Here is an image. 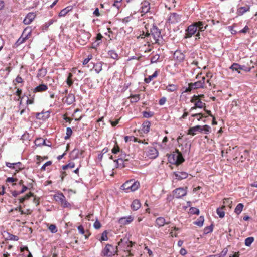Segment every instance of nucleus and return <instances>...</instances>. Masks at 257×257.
Returning a JSON list of instances; mask_svg holds the SVG:
<instances>
[{
  "instance_id": "nucleus-1",
  "label": "nucleus",
  "mask_w": 257,
  "mask_h": 257,
  "mask_svg": "<svg viewBox=\"0 0 257 257\" xmlns=\"http://www.w3.org/2000/svg\"><path fill=\"white\" fill-rule=\"evenodd\" d=\"M167 156L168 161L172 164L179 165L184 161L182 153L177 149L171 154H167Z\"/></svg>"
},
{
  "instance_id": "nucleus-2",
  "label": "nucleus",
  "mask_w": 257,
  "mask_h": 257,
  "mask_svg": "<svg viewBox=\"0 0 257 257\" xmlns=\"http://www.w3.org/2000/svg\"><path fill=\"white\" fill-rule=\"evenodd\" d=\"M139 186L140 183L138 181H135L134 180H130L122 184L121 186V189L128 193L136 191L139 188Z\"/></svg>"
},
{
  "instance_id": "nucleus-3",
  "label": "nucleus",
  "mask_w": 257,
  "mask_h": 257,
  "mask_svg": "<svg viewBox=\"0 0 257 257\" xmlns=\"http://www.w3.org/2000/svg\"><path fill=\"white\" fill-rule=\"evenodd\" d=\"M150 35H152L154 40V43L160 45L162 42V37L160 30L153 23L152 27L150 28Z\"/></svg>"
},
{
  "instance_id": "nucleus-4",
  "label": "nucleus",
  "mask_w": 257,
  "mask_h": 257,
  "mask_svg": "<svg viewBox=\"0 0 257 257\" xmlns=\"http://www.w3.org/2000/svg\"><path fill=\"white\" fill-rule=\"evenodd\" d=\"M91 36V34L85 31L84 30H80L78 32V42L82 45L86 44L89 41Z\"/></svg>"
},
{
  "instance_id": "nucleus-5",
  "label": "nucleus",
  "mask_w": 257,
  "mask_h": 257,
  "mask_svg": "<svg viewBox=\"0 0 257 257\" xmlns=\"http://www.w3.org/2000/svg\"><path fill=\"white\" fill-rule=\"evenodd\" d=\"M117 252V246H114L111 244H107L101 252L103 256L111 257Z\"/></svg>"
},
{
  "instance_id": "nucleus-6",
  "label": "nucleus",
  "mask_w": 257,
  "mask_h": 257,
  "mask_svg": "<svg viewBox=\"0 0 257 257\" xmlns=\"http://www.w3.org/2000/svg\"><path fill=\"white\" fill-rule=\"evenodd\" d=\"M16 181V178L13 177H8L6 180V182L8 187V189L10 192V196L16 197V190H12V187L16 184L15 182Z\"/></svg>"
},
{
  "instance_id": "nucleus-7",
  "label": "nucleus",
  "mask_w": 257,
  "mask_h": 257,
  "mask_svg": "<svg viewBox=\"0 0 257 257\" xmlns=\"http://www.w3.org/2000/svg\"><path fill=\"white\" fill-rule=\"evenodd\" d=\"M54 199L57 202L60 203L64 208H68L71 206L70 204L66 201L65 196L62 193L54 195Z\"/></svg>"
},
{
  "instance_id": "nucleus-8",
  "label": "nucleus",
  "mask_w": 257,
  "mask_h": 257,
  "mask_svg": "<svg viewBox=\"0 0 257 257\" xmlns=\"http://www.w3.org/2000/svg\"><path fill=\"white\" fill-rule=\"evenodd\" d=\"M184 38H191L194 35L197 31V25L195 22L190 25L186 30Z\"/></svg>"
},
{
  "instance_id": "nucleus-9",
  "label": "nucleus",
  "mask_w": 257,
  "mask_h": 257,
  "mask_svg": "<svg viewBox=\"0 0 257 257\" xmlns=\"http://www.w3.org/2000/svg\"><path fill=\"white\" fill-rule=\"evenodd\" d=\"M229 68L232 71H237L238 73H240V70H242L245 72H247L251 70L252 67H247L244 65H241L238 63H234L231 65Z\"/></svg>"
},
{
  "instance_id": "nucleus-10",
  "label": "nucleus",
  "mask_w": 257,
  "mask_h": 257,
  "mask_svg": "<svg viewBox=\"0 0 257 257\" xmlns=\"http://www.w3.org/2000/svg\"><path fill=\"white\" fill-rule=\"evenodd\" d=\"M146 155L150 159H155L158 156V151L154 147L150 146L147 148Z\"/></svg>"
},
{
  "instance_id": "nucleus-11",
  "label": "nucleus",
  "mask_w": 257,
  "mask_h": 257,
  "mask_svg": "<svg viewBox=\"0 0 257 257\" xmlns=\"http://www.w3.org/2000/svg\"><path fill=\"white\" fill-rule=\"evenodd\" d=\"M173 194L174 197L179 199L187 194V190L184 188L180 187L175 189L173 191Z\"/></svg>"
},
{
  "instance_id": "nucleus-12",
  "label": "nucleus",
  "mask_w": 257,
  "mask_h": 257,
  "mask_svg": "<svg viewBox=\"0 0 257 257\" xmlns=\"http://www.w3.org/2000/svg\"><path fill=\"white\" fill-rule=\"evenodd\" d=\"M202 83L201 82H199L198 81L194 83H190L188 84V87L186 88L185 92H190L193 89H196L200 88H203L204 87L202 86Z\"/></svg>"
},
{
  "instance_id": "nucleus-13",
  "label": "nucleus",
  "mask_w": 257,
  "mask_h": 257,
  "mask_svg": "<svg viewBox=\"0 0 257 257\" xmlns=\"http://www.w3.org/2000/svg\"><path fill=\"white\" fill-rule=\"evenodd\" d=\"M181 16L176 13H171L168 19V22L172 24L178 23L181 21Z\"/></svg>"
},
{
  "instance_id": "nucleus-14",
  "label": "nucleus",
  "mask_w": 257,
  "mask_h": 257,
  "mask_svg": "<svg viewBox=\"0 0 257 257\" xmlns=\"http://www.w3.org/2000/svg\"><path fill=\"white\" fill-rule=\"evenodd\" d=\"M30 35V32H27V29H25L21 37L17 40V45L20 44L24 42L28 38V36Z\"/></svg>"
},
{
  "instance_id": "nucleus-15",
  "label": "nucleus",
  "mask_w": 257,
  "mask_h": 257,
  "mask_svg": "<svg viewBox=\"0 0 257 257\" xmlns=\"http://www.w3.org/2000/svg\"><path fill=\"white\" fill-rule=\"evenodd\" d=\"M28 189V188L23 184V181L21 180L17 184V195L22 194Z\"/></svg>"
},
{
  "instance_id": "nucleus-16",
  "label": "nucleus",
  "mask_w": 257,
  "mask_h": 257,
  "mask_svg": "<svg viewBox=\"0 0 257 257\" xmlns=\"http://www.w3.org/2000/svg\"><path fill=\"white\" fill-rule=\"evenodd\" d=\"M35 17L36 14L34 13H29L23 20V22L25 24H29L33 21Z\"/></svg>"
},
{
  "instance_id": "nucleus-17",
  "label": "nucleus",
  "mask_w": 257,
  "mask_h": 257,
  "mask_svg": "<svg viewBox=\"0 0 257 257\" xmlns=\"http://www.w3.org/2000/svg\"><path fill=\"white\" fill-rule=\"evenodd\" d=\"M197 25V31L200 32H203L208 27V25L205 24V22L197 21L195 22Z\"/></svg>"
},
{
  "instance_id": "nucleus-18",
  "label": "nucleus",
  "mask_w": 257,
  "mask_h": 257,
  "mask_svg": "<svg viewBox=\"0 0 257 257\" xmlns=\"http://www.w3.org/2000/svg\"><path fill=\"white\" fill-rule=\"evenodd\" d=\"M197 132H202V126L196 125L195 126L189 128L188 130V134L194 136L196 134Z\"/></svg>"
},
{
  "instance_id": "nucleus-19",
  "label": "nucleus",
  "mask_w": 257,
  "mask_h": 257,
  "mask_svg": "<svg viewBox=\"0 0 257 257\" xmlns=\"http://www.w3.org/2000/svg\"><path fill=\"white\" fill-rule=\"evenodd\" d=\"M174 58L179 62H182L185 58L184 54L180 50H176L174 53Z\"/></svg>"
},
{
  "instance_id": "nucleus-20",
  "label": "nucleus",
  "mask_w": 257,
  "mask_h": 257,
  "mask_svg": "<svg viewBox=\"0 0 257 257\" xmlns=\"http://www.w3.org/2000/svg\"><path fill=\"white\" fill-rule=\"evenodd\" d=\"M174 175L176 177V178L178 180H182L186 178L188 174L186 172L183 171H177L174 172Z\"/></svg>"
},
{
  "instance_id": "nucleus-21",
  "label": "nucleus",
  "mask_w": 257,
  "mask_h": 257,
  "mask_svg": "<svg viewBox=\"0 0 257 257\" xmlns=\"http://www.w3.org/2000/svg\"><path fill=\"white\" fill-rule=\"evenodd\" d=\"M133 220V218L131 216L127 217H122L119 219L118 222L120 224L125 225L129 224Z\"/></svg>"
},
{
  "instance_id": "nucleus-22",
  "label": "nucleus",
  "mask_w": 257,
  "mask_h": 257,
  "mask_svg": "<svg viewBox=\"0 0 257 257\" xmlns=\"http://www.w3.org/2000/svg\"><path fill=\"white\" fill-rule=\"evenodd\" d=\"M250 10V6L246 5L244 7H239L237 10V14L238 16L243 15L245 12L249 11Z\"/></svg>"
},
{
  "instance_id": "nucleus-23",
  "label": "nucleus",
  "mask_w": 257,
  "mask_h": 257,
  "mask_svg": "<svg viewBox=\"0 0 257 257\" xmlns=\"http://www.w3.org/2000/svg\"><path fill=\"white\" fill-rule=\"evenodd\" d=\"M47 89H48V86L47 85L44 84H41L37 86V87H36L34 88L33 92L35 93L42 92L46 91Z\"/></svg>"
},
{
  "instance_id": "nucleus-24",
  "label": "nucleus",
  "mask_w": 257,
  "mask_h": 257,
  "mask_svg": "<svg viewBox=\"0 0 257 257\" xmlns=\"http://www.w3.org/2000/svg\"><path fill=\"white\" fill-rule=\"evenodd\" d=\"M205 105L206 104L203 103L200 100H198L197 101L195 102L194 106L190 108L189 111L191 112L193 110L196 109L197 108H203L205 107Z\"/></svg>"
},
{
  "instance_id": "nucleus-25",
  "label": "nucleus",
  "mask_w": 257,
  "mask_h": 257,
  "mask_svg": "<svg viewBox=\"0 0 257 257\" xmlns=\"http://www.w3.org/2000/svg\"><path fill=\"white\" fill-rule=\"evenodd\" d=\"M156 224L159 227H162L165 224H168L170 223V222H166L165 221V219L164 217H158L156 219Z\"/></svg>"
},
{
  "instance_id": "nucleus-26",
  "label": "nucleus",
  "mask_w": 257,
  "mask_h": 257,
  "mask_svg": "<svg viewBox=\"0 0 257 257\" xmlns=\"http://www.w3.org/2000/svg\"><path fill=\"white\" fill-rule=\"evenodd\" d=\"M140 207L141 203L139 200L137 199L134 200L131 204V208L134 211L137 210L140 208Z\"/></svg>"
},
{
  "instance_id": "nucleus-27",
  "label": "nucleus",
  "mask_w": 257,
  "mask_h": 257,
  "mask_svg": "<svg viewBox=\"0 0 257 257\" xmlns=\"http://www.w3.org/2000/svg\"><path fill=\"white\" fill-rule=\"evenodd\" d=\"M150 127V122L149 121H146L144 122L142 124V130L145 133H147L149 132Z\"/></svg>"
},
{
  "instance_id": "nucleus-28",
  "label": "nucleus",
  "mask_w": 257,
  "mask_h": 257,
  "mask_svg": "<svg viewBox=\"0 0 257 257\" xmlns=\"http://www.w3.org/2000/svg\"><path fill=\"white\" fill-rule=\"evenodd\" d=\"M72 9V6H68L66 8L62 9L59 14V17H64L70 11H71Z\"/></svg>"
},
{
  "instance_id": "nucleus-29",
  "label": "nucleus",
  "mask_w": 257,
  "mask_h": 257,
  "mask_svg": "<svg viewBox=\"0 0 257 257\" xmlns=\"http://www.w3.org/2000/svg\"><path fill=\"white\" fill-rule=\"evenodd\" d=\"M27 252H28V248L27 246L21 247L20 253L17 255V257H25Z\"/></svg>"
},
{
  "instance_id": "nucleus-30",
  "label": "nucleus",
  "mask_w": 257,
  "mask_h": 257,
  "mask_svg": "<svg viewBox=\"0 0 257 257\" xmlns=\"http://www.w3.org/2000/svg\"><path fill=\"white\" fill-rule=\"evenodd\" d=\"M75 100L74 95L72 94H69L66 97L65 101L68 104H71L75 101Z\"/></svg>"
},
{
  "instance_id": "nucleus-31",
  "label": "nucleus",
  "mask_w": 257,
  "mask_h": 257,
  "mask_svg": "<svg viewBox=\"0 0 257 257\" xmlns=\"http://www.w3.org/2000/svg\"><path fill=\"white\" fill-rule=\"evenodd\" d=\"M48 144L46 143V140L42 138H38L35 140V144L36 145H40V144H42L44 145H46L47 146H50L51 144L50 142L48 141Z\"/></svg>"
},
{
  "instance_id": "nucleus-32",
  "label": "nucleus",
  "mask_w": 257,
  "mask_h": 257,
  "mask_svg": "<svg viewBox=\"0 0 257 257\" xmlns=\"http://www.w3.org/2000/svg\"><path fill=\"white\" fill-rule=\"evenodd\" d=\"M243 207H244V205L243 204L239 203L236 207L235 210H234V212L237 215L240 214L243 210Z\"/></svg>"
},
{
  "instance_id": "nucleus-33",
  "label": "nucleus",
  "mask_w": 257,
  "mask_h": 257,
  "mask_svg": "<svg viewBox=\"0 0 257 257\" xmlns=\"http://www.w3.org/2000/svg\"><path fill=\"white\" fill-rule=\"evenodd\" d=\"M225 208V206H223L221 208H218L216 210V213L219 215V217L222 218L224 217L225 212L223 211V209Z\"/></svg>"
},
{
  "instance_id": "nucleus-34",
  "label": "nucleus",
  "mask_w": 257,
  "mask_h": 257,
  "mask_svg": "<svg viewBox=\"0 0 257 257\" xmlns=\"http://www.w3.org/2000/svg\"><path fill=\"white\" fill-rule=\"evenodd\" d=\"M204 221V218L203 216H201L198 219V220L194 222L195 225H196L199 227H201L203 225Z\"/></svg>"
},
{
  "instance_id": "nucleus-35",
  "label": "nucleus",
  "mask_w": 257,
  "mask_h": 257,
  "mask_svg": "<svg viewBox=\"0 0 257 257\" xmlns=\"http://www.w3.org/2000/svg\"><path fill=\"white\" fill-rule=\"evenodd\" d=\"M47 74V70L45 68L40 69L37 73L38 77H44Z\"/></svg>"
},
{
  "instance_id": "nucleus-36",
  "label": "nucleus",
  "mask_w": 257,
  "mask_h": 257,
  "mask_svg": "<svg viewBox=\"0 0 257 257\" xmlns=\"http://www.w3.org/2000/svg\"><path fill=\"white\" fill-rule=\"evenodd\" d=\"M31 196H34V194L31 192H29L28 194H26L25 196L20 198L19 199L20 203H23L25 200L28 199Z\"/></svg>"
},
{
  "instance_id": "nucleus-37",
  "label": "nucleus",
  "mask_w": 257,
  "mask_h": 257,
  "mask_svg": "<svg viewBox=\"0 0 257 257\" xmlns=\"http://www.w3.org/2000/svg\"><path fill=\"white\" fill-rule=\"evenodd\" d=\"M165 89L168 92H174L177 89V86L174 84H169L166 87Z\"/></svg>"
},
{
  "instance_id": "nucleus-38",
  "label": "nucleus",
  "mask_w": 257,
  "mask_h": 257,
  "mask_svg": "<svg viewBox=\"0 0 257 257\" xmlns=\"http://www.w3.org/2000/svg\"><path fill=\"white\" fill-rule=\"evenodd\" d=\"M109 56L113 59H118V55L114 50H110L108 52Z\"/></svg>"
},
{
  "instance_id": "nucleus-39",
  "label": "nucleus",
  "mask_w": 257,
  "mask_h": 257,
  "mask_svg": "<svg viewBox=\"0 0 257 257\" xmlns=\"http://www.w3.org/2000/svg\"><path fill=\"white\" fill-rule=\"evenodd\" d=\"M150 36V33L149 32L142 31V33L140 34L139 36H138L137 38L138 39L141 38H147Z\"/></svg>"
},
{
  "instance_id": "nucleus-40",
  "label": "nucleus",
  "mask_w": 257,
  "mask_h": 257,
  "mask_svg": "<svg viewBox=\"0 0 257 257\" xmlns=\"http://www.w3.org/2000/svg\"><path fill=\"white\" fill-rule=\"evenodd\" d=\"M158 75V72L157 71H155L153 75L149 76L148 78L145 79V82L147 83H149L154 78H155Z\"/></svg>"
},
{
  "instance_id": "nucleus-41",
  "label": "nucleus",
  "mask_w": 257,
  "mask_h": 257,
  "mask_svg": "<svg viewBox=\"0 0 257 257\" xmlns=\"http://www.w3.org/2000/svg\"><path fill=\"white\" fill-rule=\"evenodd\" d=\"M114 162L116 163L117 167L123 168L127 167V165H125L123 161H120L118 159L114 160Z\"/></svg>"
},
{
  "instance_id": "nucleus-42",
  "label": "nucleus",
  "mask_w": 257,
  "mask_h": 257,
  "mask_svg": "<svg viewBox=\"0 0 257 257\" xmlns=\"http://www.w3.org/2000/svg\"><path fill=\"white\" fill-rule=\"evenodd\" d=\"M54 22V20L53 19H51L49 20L47 22L45 23V24L43 26V30L47 31L48 29V27L52 25Z\"/></svg>"
},
{
  "instance_id": "nucleus-43",
  "label": "nucleus",
  "mask_w": 257,
  "mask_h": 257,
  "mask_svg": "<svg viewBox=\"0 0 257 257\" xmlns=\"http://www.w3.org/2000/svg\"><path fill=\"white\" fill-rule=\"evenodd\" d=\"M213 225L212 224L209 226L206 227L204 229V234H207L209 233H211L213 231Z\"/></svg>"
},
{
  "instance_id": "nucleus-44",
  "label": "nucleus",
  "mask_w": 257,
  "mask_h": 257,
  "mask_svg": "<svg viewBox=\"0 0 257 257\" xmlns=\"http://www.w3.org/2000/svg\"><path fill=\"white\" fill-rule=\"evenodd\" d=\"M254 241V238L253 237H249L245 240V245L247 246H249Z\"/></svg>"
},
{
  "instance_id": "nucleus-45",
  "label": "nucleus",
  "mask_w": 257,
  "mask_h": 257,
  "mask_svg": "<svg viewBox=\"0 0 257 257\" xmlns=\"http://www.w3.org/2000/svg\"><path fill=\"white\" fill-rule=\"evenodd\" d=\"M107 234L108 232L106 230L103 231V233H102L101 238L99 239V240L101 242H102V241H107L108 239V238L107 237Z\"/></svg>"
},
{
  "instance_id": "nucleus-46",
  "label": "nucleus",
  "mask_w": 257,
  "mask_h": 257,
  "mask_svg": "<svg viewBox=\"0 0 257 257\" xmlns=\"http://www.w3.org/2000/svg\"><path fill=\"white\" fill-rule=\"evenodd\" d=\"M160 58V55L157 54L153 56L151 58V63H154L158 62Z\"/></svg>"
},
{
  "instance_id": "nucleus-47",
  "label": "nucleus",
  "mask_w": 257,
  "mask_h": 257,
  "mask_svg": "<svg viewBox=\"0 0 257 257\" xmlns=\"http://www.w3.org/2000/svg\"><path fill=\"white\" fill-rule=\"evenodd\" d=\"M72 134V130L70 127H67L66 129V135L65 137V139L67 140L70 138Z\"/></svg>"
},
{
  "instance_id": "nucleus-48",
  "label": "nucleus",
  "mask_w": 257,
  "mask_h": 257,
  "mask_svg": "<svg viewBox=\"0 0 257 257\" xmlns=\"http://www.w3.org/2000/svg\"><path fill=\"white\" fill-rule=\"evenodd\" d=\"M189 211L190 213L193 214L199 215L200 212L199 210L195 207H191L189 209Z\"/></svg>"
},
{
  "instance_id": "nucleus-49",
  "label": "nucleus",
  "mask_w": 257,
  "mask_h": 257,
  "mask_svg": "<svg viewBox=\"0 0 257 257\" xmlns=\"http://www.w3.org/2000/svg\"><path fill=\"white\" fill-rule=\"evenodd\" d=\"M149 9H150L149 4L147 3V5L143 6L142 7L141 12L144 13H147L149 11Z\"/></svg>"
},
{
  "instance_id": "nucleus-50",
  "label": "nucleus",
  "mask_w": 257,
  "mask_h": 257,
  "mask_svg": "<svg viewBox=\"0 0 257 257\" xmlns=\"http://www.w3.org/2000/svg\"><path fill=\"white\" fill-rule=\"evenodd\" d=\"M130 156L128 155H126L125 153H123L122 151H121V153L119 155L118 160L120 161H123V159L127 157H129Z\"/></svg>"
},
{
  "instance_id": "nucleus-51",
  "label": "nucleus",
  "mask_w": 257,
  "mask_h": 257,
  "mask_svg": "<svg viewBox=\"0 0 257 257\" xmlns=\"http://www.w3.org/2000/svg\"><path fill=\"white\" fill-rule=\"evenodd\" d=\"M154 113L151 111H144L143 112V116L145 118H150L153 116Z\"/></svg>"
},
{
  "instance_id": "nucleus-52",
  "label": "nucleus",
  "mask_w": 257,
  "mask_h": 257,
  "mask_svg": "<svg viewBox=\"0 0 257 257\" xmlns=\"http://www.w3.org/2000/svg\"><path fill=\"white\" fill-rule=\"evenodd\" d=\"M72 77V74L71 73H69V75H68V78L67 79V84L69 86H71L73 83V82L71 79Z\"/></svg>"
},
{
  "instance_id": "nucleus-53",
  "label": "nucleus",
  "mask_w": 257,
  "mask_h": 257,
  "mask_svg": "<svg viewBox=\"0 0 257 257\" xmlns=\"http://www.w3.org/2000/svg\"><path fill=\"white\" fill-rule=\"evenodd\" d=\"M49 229L52 233H56L57 231V227L54 224H51L49 227Z\"/></svg>"
},
{
  "instance_id": "nucleus-54",
  "label": "nucleus",
  "mask_w": 257,
  "mask_h": 257,
  "mask_svg": "<svg viewBox=\"0 0 257 257\" xmlns=\"http://www.w3.org/2000/svg\"><path fill=\"white\" fill-rule=\"evenodd\" d=\"M120 151L119 146L117 144L114 146L113 148L112 149V153L113 154H117Z\"/></svg>"
},
{
  "instance_id": "nucleus-55",
  "label": "nucleus",
  "mask_w": 257,
  "mask_h": 257,
  "mask_svg": "<svg viewBox=\"0 0 257 257\" xmlns=\"http://www.w3.org/2000/svg\"><path fill=\"white\" fill-rule=\"evenodd\" d=\"M202 132L203 131L205 132V134H208V133L210 132V127L208 125H205L202 126Z\"/></svg>"
},
{
  "instance_id": "nucleus-56",
  "label": "nucleus",
  "mask_w": 257,
  "mask_h": 257,
  "mask_svg": "<svg viewBox=\"0 0 257 257\" xmlns=\"http://www.w3.org/2000/svg\"><path fill=\"white\" fill-rule=\"evenodd\" d=\"M125 243L127 244V247H126V249L127 251H128L130 252V251L128 250V249L132 247L134 243L131 241H129L128 239H126Z\"/></svg>"
},
{
  "instance_id": "nucleus-57",
  "label": "nucleus",
  "mask_w": 257,
  "mask_h": 257,
  "mask_svg": "<svg viewBox=\"0 0 257 257\" xmlns=\"http://www.w3.org/2000/svg\"><path fill=\"white\" fill-rule=\"evenodd\" d=\"M93 227L96 229H98L101 227V224L98 220H96L94 223Z\"/></svg>"
},
{
  "instance_id": "nucleus-58",
  "label": "nucleus",
  "mask_w": 257,
  "mask_h": 257,
  "mask_svg": "<svg viewBox=\"0 0 257 257\" xmlns=\"http://www.w3.org/2000/svg\"><path fill=\"white\" fill-rule=\"evenodd\" d=\"M228 249L226 248H225L223 249L221 252L219 254H217L219 257H224L225 256L227 253Z\"/></svg>"
},
{
  "instance_id": "nucleus-59",
  "label": "nucleus",
  "mask_w": 257,
  "mask_h": 257,
  "mask_svg": "<svg viewBox=\"0 0 257 257\" xmlns=\"http://www.w3.org/2000/svg\"><path fill=\"white\" fill-rule=\"evenodd\" d=\"M139 99V95H135L131 96L132 102H137Z\"/></svg>"
},
{
  "instance_id": "nucleus-60",
  "label": "nucleus",
  "mask_w": 257,
  "mask_h": 257,
  "mask_svg": "<svg viewBox=\"0 0 257 257\" xmlns=\"http://www.w3.org/2000/svg\"><path fill=\"white\" fill-rule=\"evenodd\" d=\"M145 24V29L146 31L149 32V29L152 27L153 23L152 24H150L149 23H146V21L144 22Z\"/></svg>"
},
{
  "instance_id": "nucleus-61",
  "label": "nucleus",
  "mask_w": 257,
  "mask_h": 257,
  "mask_svg": "<svg viewBox=\"0 0 257 257\" xmlns=\"http://www.w3.org/2000/svg\"><path fill=\"white\" fill-rule=\"evenodd\" d=\"M101 43L95 40L94 42L92 43L91 48L93 49H96L97 47L101 44Z\"/></svg>"
},
{
  "instance_id": "nucleus-62",
  "label": "nucleus",
  "mask_w": 257,
  "mask_h": 257,
  "mask_svg": "<svg viewBox=\"0 0 257 257\" xmlns=\"http://www.w3.org/2000/svg\"><path fill=\"white\" fill-rule=\"evenodd\" d=\"M72 154H75V156L74 157L75 158H77L79 157V154L80 153L79 150L78 149H74L72 151Z\"/></svg>"
},
{
  "instance_id": "nucleus-63",
  "label": "nucleus",
  "mask_w": 257,
  "mask_h": 257,
  "mask_svg": "<svg viewBox=\"0 0 257 257\" xmlns=\"http://www.w3.org/2000/svg\"><path fill=\"white\" fill-rule=\"evenodd\" d=\"M78 230L80 233L81 234H84L85 233V231L84 229V227L82 225H79L78 227Z\"/></svg>"
},
{
  "instance_id": "nucleus-64",
  "label": "nucleus",
  "mask_w": 257,
  "mask_h": 257,
  "mask_svg": "<svg viewBox=\"0 0 257 257\" xmlns=\"http://www.w3.org/2000/svg\"><path fill=\"white\" fill-rule=\"evenodd\" d=\"M40 199L39 197H37L36 196H34L33 199V202L36 204V206H38L40 204Z\"/></svg>"
}]
</instances>
